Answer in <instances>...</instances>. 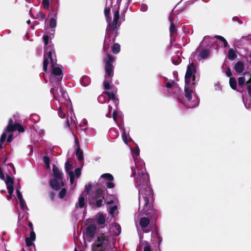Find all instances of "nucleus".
I'll return each mask as SVG.
<instances>
[{"label":"nucleus","instance_id":"1","mask_svg":"<svg viewBox=\"0 0 251 251\" xmlns=\"http://www.w3.org/2000/svg\"><path fill=\"white\" fill-rule=\"evenodd\" d=\"M135 167L131 168L136 181V187L139 191V211L151 219H156L158 212L150 200L153 197V190L149 186V176L146 172L145 163L139 157L140 150L138 147L130 149Z\"/></svg>","mask_w":251,"mask_h":251},{"label":"nucleus","instance_id":"2","mask_svg":"<svg viewBox=\"0 0 251 251\" xmlns=\"http://www.w3.org/2000/svg\"><path fill=\"white\" fill-rule=\"evenodd\" d=\"M43 41L45 43L43 71L46 73L48 72V66L50 63V85L52 86L50 92L53 95L55 103L57 101L58 105H64L69 107L71 102L66 91L61 87L56 89L63 76L62 67L56 64V59H54L53 56V53L54 54L53 46L51 43H49L48 35L43 36Z\"/></svg>","mask_w":251,"mask_h":251},{"label":"nucleus","instance_id":"3","mask_svg":"<svg viewBox=\"0 0 251 251\" xmlns=\"http://www.w3.org/2000/svg\"><path fill=\"white\" fill-rule=\"evenodd\" d=\"M103 61L105 64V70L103 86L104 89L107 90L104 92V93L107 96L109 100L113 101L115 106H117L119 104L118 99L116 98L115 96L117 93V89L114 86H111L110 85L113 76L114 69L112 63L114 61V58L110 54H107L106 57L104 59Z\"/></svg>","mask_w":251,"mask_h":251},{"label":"nucleus","instance_id":"4","mask_svg":"<svg viewBox=\"0 0 251 251\" xmlns=\"http://www.w3.org/2000/svg\"><path fill=\"white\" fill-rule=\"evenodd\" d=\"M196 73V69L193 62L190 63L187 66V71L185 76V99L183 102L184 104L188 108H192L198 105L199 99L197 96L195 95L194 99L191 100L192 88L190 85L191 80H194V74Z\"/></svg>","mask_w":251,"mask_h":251},{"label":"nucleus","instance_id":"5","mask_svg":"<svg viewBox=\"0 0 251 251\" xmlns=\"http://www.w3.org/2000/svg\"><path fill=\"white\" fill-rule=\"evenodd\" d=\"M52 171L54 178L50 181V184L52 189L57 190L64 185L62 180L63 173L55 165H53Z\"/></svg>","mask_w":251,"mask_h":251},{"label":"nucleus","instance_id":"6","mask_svg":"<svg viewBox=\"0 0 251 251\" xmlns=\"http://www.w3.org/2000/svg\"><path fill=\"white\" fill-rule=\"evenodd\" d=\"M12 123L13 120L11 118L9 119L8 124L0 138V149L2 148V144L5 141L7 137L6 132H13L16 130H18L19 132H23L24 131V128L21 125L18 123L13 125Z\"/></svg>","mask_w":251,"mask_h":251},{"label":"nucleus","instance_id":"7","mask_svg":"<svg viewBox=\"0 0 251 251\" xmlns=\"http://www.w3.org/2000/svg\"><path fill=\"white\" fill-rule=\"evenodd\" d=\"M65 171L70 177V181L71 184L74 182L75 177L79 178L81 175V169L77 168L75 169V172L71 171L73 169V164L69 161H67L65 164Z\"/></svg>","mask_w":251,"mask_h":251},{"label":"nucleus","instance_id":"8","mask_svg":"<svg viewBox=\"0 0 251 251\" xmlns=\"http://www.w3.org/2000/svg\"><path fill=\"white\" fill-rule=\"evenodd\" d=\"M108 237L105 233L100 234L98 237L97 245L93 247V251H104V245L108 243Z\"/></svg>","mask_w":251,"mask_h":251},{"label":"nucleus","instance_id":"9","mask_svg":"<svg viewBox=\"0 0 251 251\" xmlns=\"http://www.w3.org/2000/svg\"><path fill=\"white\" fill-rule=\"evenodd\" d=\"M119 19V11L117 10L114 15V19L111 24H109L106 29L107 34H110V36L111 34H114L116 31L115 29L117 27V22Z\"/></svg>","mask_w":251,"mask_h":251},{"label":"nucleus","instance_id":"10","mask_svg":"<svg viewBox=\"0 0 251 251\" xmlns=\"http://www.w3.org/2000/svg\"><path fill=\"white\" fill-rule=\"evenodd\" d=\"M55 104L56 107L58 108V114L60 118L62 119L65 118L66 115L64 111L66 110H67L68 116H70V115L71 116H72L73 111L72 108L71 104L69 107H68L67 106H65L64 105H58L56 103H55ZM71 118H72V117Z\"/></svg>","mask_w":251,"mask_h":251},{"label":"nucleus","instance_id":"11","mask_svg":"<svg viewBox=\"0 0 251 251\" xmlns=\"http://www.w3.org/2000/svg\"><path fill=\"white\" fill-rule=\"evenodd\" d=\"M104 191L101 189H98L92 195V198L96 201L97 207H100L102 203Z\"/></svg>","mask_w":251,"mask_h":251},{"label":"nucleus","instance_id":"12","mask_svg":"<svg viewBox=\"0 0 251 251\" xmlns=\"http://www.w3.org/2000/svg\"><path fill=\"white\" fill-rule=\"evenodd\" d=\"M150 220L148 218H142L139 221V225L143 230V232L148 233L150 232L151 228L149 227L150 225Z\"/></svg>","mask_w":251,"mask_h":251},{"label":"nucleus","instance_id":"13","mask_svg":"<svg viewBox=\"0 0 251 251\" xmlns=\"http://www.w3.org/2000/svg\"><path fill=\"white\" fill-rule=\"evenodd\" d=\"M96 231V226L94 225H90L88 226L85 231V236L88 238L94 237Z\"/></svg>","mask_w":251,"mask_h":251},{"label":"nucleus","instance_id":"14","mask_svg":"<svg viewBox=\"0 0 251 251\" xmlns=\"http://www.w3.org/2000/svg\"><path fill=\"white\" fill-rule=\"evenodd\" d=\"M16 193L17 198L20 201V208L24 211L27 210L28 208L26 206L25 201L23 199L22 193H21L19 189H17Z\"/></svg>","mask_w":251,"mask_h":251},{"label":"nucleus","instance_id":"15","mask_svg":"<svg viewBox=\"0 0 251 251\" xmlns=\"http://www.w3.org/2000/svg\"><path fill=\"white\" fill-rule=\"evenodd\" d=\"M110 231L113 233V235L116 236H118L121 232V228L120 225L117 223L112 224Z\"/></svg>","mask_w":251,"mask_h":251},{"label":"nucleus","instance_id":"16","mask_svg":"<svg viewBox=\"0 0 251 251\" xmlns=\"http://www.w3.org/2000/svg\"><path fill=\"white\" fill-rule=\"evenodd\" d=\"M58 1V0H42V4L45 9L49 10L50 7H52Z\"/></svg>","mask_w":251,"mask_h":251},{"label":"nucleus","instance_id":"17","mask_svg":"<svg viewBox=\"0 0 251 251\" xmlns=\"http://www.w3.org/2000/svg\"><path fill=\"white\" fill-rule=\"evenodd\" d=\"M35 233L34 231H31L30 233V236L25 238L26 245L28 247L31 246L32 245V242L35 240Z\"/></svg>","mask_w":251,"mask_h":251},{"label":"nucleus","instance_id":"18","mask_svg":"<svg viewBox=\"0 0 251 251\" xmlns=\"http://www.w3.org/2000/svg\"><path fill=\"white\" fill-rule=\"evenodd\" d=\"M235 71L238 74L242 73L244 70V64L242 61H238L234 66Z\"/></svg>","mask_w":251,"mask_h":251},{"label":"nucleus","instance_id":"19","mask_svg":"<svg viewBox=\"0 0 251 251\" xmlns=\"http://www.w3.org/2000/svg\"><path fill=\"white\" fill-rule=\"evenodd\" d=\"M96 220L98 224L101 225V227H102L105 222V216L101 213H99L96 216Z\"/></svg>","mask_w":251,"mask_h":251},{"label":"nucleus","instance_id":"20","mask_svg":"<svg viewBox=\"0 0 251 251\" xmlns=\"http://www.w3.org/2000/svg\"><path fill=\"white\" fill-rule=\"evenodd\" d=\"M85 204V196L81 194L80 196L78 198V202H77L75 204V207L76 208H82L84 206Z\"/></svg>","mask_w":251,"mask_h":251},{"label":"nucleus","instance_id":"21","mask_svg":"<svg viewBox=\"0 0 251 251\" xmlns=\"http://www.w3.org/2000/svg\"><path fill=\"white\" fill-rule=\"evenodd\" d=\"M210 51L206 49H202L201 50L199 56L201 59L207 58L209 55Z\"/></svg>","mask_w":251,"mask_h":251},{"label":"nucleus","instance_id":"22","mask_svg":"<svg viewBox=\"0 0 251 251\" xmlns=\"http://www.w3.org/2000/svg\"><path fill=\"white\" fill-rule=\"evenodd\" d=\"M117 207L116 205L109 207V214L112 217H115L118 214Z\"/></svg>","mask_w":251,"mask_h":251},{"label":"nucleus","instance_id":"23","mask_svg":"<svg viewBox=\"0 0 251 251\" xmlns=\"http://www.w3.org/2000/svg\"><path fill=\"white\" fill-rule=\"evenodd\" d=\"M212 39L213 38H210L209 36H205L201 42V44L202 46H204L205 47L210 46L212 45V43L210 41V40Z\"/></svg>","mask_w":251,"mask_h":251},{"label":"nucleus","instance_id":"24","mask_svg":"<svg viewBox=\"0 0 251 251\" xmlns=\"http://www.w3.org/2000/svg\"><path fill=\"white\" fill-rule=\"evenodd\" d=\"M170 24H178L179 22L177 16L173 12L171 14L169 18Z\"/></svg>","mask_w":251,"mask_h":251},{"label":"nucleus","instance_id":"25","mask_svg":"<svg viewBox=\"0 0 251 251\" xmlns=\"http://www.w3.org/2000/svg\"><path fill=\"white\" fill-rule=\"evenodd\" d=\"M90 78L87 76L82 77L80 80L81 84L84 86H88L90 83Z\"/></svg>","mask_w":251,"mask_h":251},{"label":"nucleus","instance_id":"26","mask_svg":"<svg viewBox=\"0 0 251 251\" xmlns=\"http://www.w3.org/2000/svg\"><path fill=\"white\" fill-rule=\"evenodd\" d=\"M178 24H170V32L171 35L173 34H175L176 32L177 31V27L178 26Z\"/></svg>","mask_w":251,"mask_h":251},{"label":"nucleus","instance_id":"27","mask_svg":"<svg viewBox=\"0 0 251 251\" xmlns=\"http://www.w3.org/2000/svg\"><path fill=\"white\" fill-rule=\"evenodd\" d=\"M54 17L50 18V26L51 28H54L56 26V13L55 14Z\"/></svg>","mask_w":251,"mask_h":251},{"label":"nucleus","instance_id":"28","mask_svg":"<svg viewBox=\"0 0 251 251\" xmlns=\"http://www.w3.org/2000/svg\"><path fill=\"white\" fill-rule=\"evenodd\" d=\"M81 130L85 131L87 127V122L86 120L83 119L79 124Z\"/></svg>","mask_w":251,"mask_h":251},{"label":"nucleus","instance_id":"29","mask_svg":"<svg viewBox=\"0 0 251 251\" xmlns=\"http://www.w3.org/2000/svg\"><path fill=\"white\" fill-rule=\"evenodd\" d=\"M229 84L232 89H233V90H235L237 84L236 79L234 77H230L229 78Z\"/></svg>","mask_w":251,"mask_h":251},{"label":"nucleus","instance_id":"30","mask_svg":"<svg viewBox=\"0 0 251 251\" xmlns=\"http://www.w3.org/2000/svg\"><path fill=\"white\" fill-rule=\"evenodd\" d=\"M101 178H104L106 180H107L109 181H112L114 179V177L112 176V175H111L110 174H108V173L104 174L100 176V179Z\"/></svg>","mask_w":251,"mask_h":251},{"label":"nucleus","instance_id":"31","mask_svg":"<svg viewBox=\"0 0 251 251\" xmlns=\"http://www.w3.org/2000/svg\"><path fill=\"white\" fill-rule=\"evenodd\" d=\"M120 51V46L118 43H115L112 46V52L114 54L119 53Z\"/></svg>","mask_w":251,"mask_h":251},{"label":"nucleus","instance_id":"32","mask_svg":"<svg viewBox=\"0 0 251 251\" xmlns=\"http://www.w3.org/2000/svg\"><path fill=\"white\" fill-rule=\"evenodd\" d=\"M236 57V54L234 51L230 49L228 51V58L230 60H233Z\"/></svg>","mask_w":251,"mask_h":251},{"label":"nucleus","instance_id":"33","mask_svg":"<svg viewBox=\"0 0 251 251\" xmlns=\"http://www.w3.org/2000/svg\"><path fill=\"white\" fill-rule=\"evenodd\" d=\"M110 11V8L109 7H106L104 9V15L106 17V21L109 23L110 20L109 17V13Z\"/></svg>","mask_w":251,"mask_h":251},{"label":"nucleus","instance_id":"34","mask_svg":"<svg viewBox=\"0 0 251 251\" xmlns=\"http://www.w3.org/2000/svg\"><path fill=\"white\" fill-rule=\"evenodd\" d=\"M43 161H44V164L45 165L47 169H49L50 168V158L48 156H44L43 157Z\"/></svg>","mask_w":251,"mask_h":251},{"label":"nucleus","instance_id":"35","mask_svg":"<svg viewBox=\"0 0 251 251\" xmlns=\"http://www.w3.org/2000/svg\"><path fill=\"white\" fill-rule=\"evenodd\" d=\"M76 155L79 161H81L83 159V153L79 148L77 149L76 151Z\"/></svg>","mask_w":251,"mask_h":251},{"label":"nucleus","instance_id":"36","mask_svg":"<svg viewBox=\"0 0 251 251\" xmlns=\"http://www.w3.org/2000/svg\"><path fill=\"white\" fill-rule=\"evenodd\" d=\"M214 38H217L218 39L220 40V41L222 42L223 43L224 47L226 48L227 46V42L226 41V40L222 36H216L214 37Z\"/></svg>","mask_w":251,"mask_h":251},{"label":"nucleus","instance_id":"37","mask_svg":"<svg viewBox=\"0 0 251 251\" xmlns=\"http://www.w3.org/2000/svg\"><path fill=\"white\" fill-rule=\"evenodd\" d=\"M121 128H122V130H123L122 139H123L124 142L126 144H127L128 141H127V135H126V129L125 128H123L122 127H121Z\"/></svg>","mask_w":251,"mask_h":251},{"label":"nucleus","instance_id":"38","mask_svg":"<svg viewBox=\"0 0 251 251\" xmlns=\"http://www.w3.org/2000/svg\"><path fill=\"white\" fill-rule=\"evenodd\" d=\"M109 136L112 138H115L118 136V133L114 129H111L109 131Z\"/></svg>","mask_w":251,"mask_h":251},{"label":"nucleus","instance_id":"39","mask_svg":"<svg viewBox=\"0 0 251 251\" xmlns=\"http://www.w3.org/2000/svg\"><path fill=\"white\" fill-rule=\"evenodd\" d=\"M85 131L86 133L89 136H92L95 134V130L92 128H87Z\"/></svg>","mask_w":251,"mask_h":251},{"label":"nucleus","instance_id":"40","mask_svg":"<svg viewBox=\"0 0 251 251\" xmlns=\"http://www.w3.org/2000/svg\"><path fill=\"white\" fill-rule=\"evenodd\" d=\"M106 97L103 95H100L98 98V101L101 103H105L106 102Z\"/></svg>","mask_w":251,"mask_h":251},{"label":"nucleus","instance_id":"41","mask_svg":"<svg viewBox=\"0 0 251 251\" xmlns=\"http://www.w3.org/2000/svg\"><path fill=\"white\" fill-rule=\"evenodd\" d=\"M172 61L175 65H177L180 62L181 60L178 57L175 56L172 58Z\"/></svg>","mask_w":251,"mask_h":251},{"label":"nucleus","instance_id":"42","mask_svg":"<svg viewBox=\"0 0 251 251\" xmlns=\"http://www.w3.org/2000/svg\"><path fill=\"white\" fill-rule=\"evenodd\" d=\"M66 190L65 188L62 189L61 191L59 193V197L60 199H63L66 196Z\"/></svg>","mask_w":251,"mask_h":251},{"label":"nucleus","instance_id":"43","mask_svg":"<svg viewBox=\"0 0 251 251\" xmlns=\"http://www.w3.org/2000/svg\"><path fill=\"white\" fill-rule=\"evenodd\" d=\"M247 89L249 95L251 97V76L250 80L247 81Z\"/></svg>","mask_w":251,"mask_h":251},{"label":"nucleus","instance_id":"44","mask_svg":"<svg viewBox=\"0 0 251 251\" xmlns=\"http://www.w3.org/2000/svg\"><path fill=\"white\" fill-rule=\"evenodd\" d=\"M238 80L239 86H243L245 82V78L244 77H239Z\"/></svg>","mask_w":251,"mask_h":251},{"label":"nucleus","instance_id":"45","mask_svg":"<svg viewBox=\"0 0 251 251\" xmlns=\"http://www.w3.org/2000/svg\"><path fill=\"white\" fill-rule=\"evenodd\" d=\"M45 17V15L42 12H38L37 14V18L43 20Z\"/></svg>","mask_w":251,"mask_h":251},{"label":"nucleus","instance_id":"46","mask_svg":"<svg viewBox=\"0 0 251 251\" xmlns=\"http://www.w3.org/2000/svg\"><path fill=\"white\" fill-rule=\"evenodd\" d=\"M145 246L144 248V251H151V246L149 243L145 242Z\"/></svg>","mask_w":251,"mask_h":251},{"label":"nucleus","instance_id":"47","mask_svg":"<svg viewBox=\"0 0 251 251\" xmlns=\"http://www.w3.org/2000/svg\"><path fill=\"white\" fill-rule=\"evenodd\" d=\"M175 82L173 80L169 81L166 84V87L167 88H171L174 85Z\"/></svg>","mask_w":251,"mask_h":251},{"label":"nucleus","instance_id":"48","mask_svg":"<svg viewBox=\"0 0 251 251\" xmlns=\"http://www.w3.org/2000/svg\"><path fill=\"white\" fill-rule=\"evenodd\" d=\"M148 10V6L146 4H142L141 5L140 10L143 12H145Z\"/></svg>","mask_w":251,"mask_h":251},{"label":"nucleus","instance_id":"49","mask_svg":"<svg viewBox=\"0 0 251 251\" xmlns=\"http://www.w3.org/2000/svg\"><path fill=\"white\" fill-rule=\"evenodd\" d=\"M105 185L108 188H113L115 186L114 184L112 182H106Z\"/></svg>","mask_w":251,"mask_h":251},{"label":"nucleus","instance_id":"50","mask_svg":"<svg viewBox=\"0 0 251 251\" xmlns=\"http://www.w3.org/2000/svg\"><path fill=\"white\" fill-rule=\"evenodd\" d=\"M226 75L228 77H230V76H231L232 73H231L229 68L228 67L226 68Z\"/></svg>","mask_w":251,"mask_h":251},{"label":"nucleus","instance_id":"51","mask_svg":"<svg viewBox=\"0 0 251 251\" xmlns=\"http://www.w3.org/2000/svg\"><path fill=\"white\" fill-rule=\"evenodd\" d=\"M232 20L235 22H238L240 24L242 23V22L239 19L238 17L235 16L233 17Z\"/></svg>","mask_w":251,"mask_h":251},{"label":"nucleus","instance_id":"52","mask_svg":"<svg viewBox=\"0 0 251 251\" xmlns=\"http://www.w3.org/2000/svg\"><path fill=\"white\" fill-rule=\"evenodd\" d=\"M107 39H105L104 42V45H103V49L105 50H106L108 48V47H109V44H108L107 43Z\"/></svg>","mask_w":251,"mask_h":251},{"label":"nucleus","instance_id":"53","mask_svg":"<svg viewBox=\"0 0 251 251\" xmlns=\"http://www.w3.org/2000/svg\"><path fill=\"white\" fill-rule=\"evenodd\" d=\"M13 139V134H10L9 135L7 139V143H10Z\"/></svg>","mask_w":251,"mask_h":251},{"label":"nucleus","instance_id":"54","mask_svg":"<svg viewBox=\"0 0 251 251\" xmlns=\"http://www.w3.org/2000/svg\"><path fill=\"white\" fill-rule=\"evenodd\" d=\"M117 115V113L116 112V110H114L113 112V120L115 121H116Z\"/></svg>","mask_w":251,"mask_h":251},{"label":"nucleus","instance_id":"55","mask_svg":"<svg viewBox=\"0 0 251 251\" xmlns=\"http://www.w3.org/2000/svg\"><path fill=\"white\" fill-rule=\"evenodd\" d=\"M28 226L30 229L31 231H33V225L31 222L28 223Z\"/></svg>","mask_w":251,"mask_h":251},{"label":"nucleus","instance_id":"56","mask_svg":"<svg viewBox=\"0 0 251 251\" xmlns=\"http://www.w3.org/2000/svg\"><path fill=\"white\" fill-rule=\"evenodd\" d=\"M183 32L185 34H188L189 33V30L187 29V28H184L183 29Z\"/></svg>","mask_w":251,"mask_h":251},{"label":"nucleus","instance_id":"57","mask_svg":"<svg viewBox=\"0 0 251 251\" xmlns=\"http://www.w3.org/2000/svg\"><path fill=\"white\" fill-rule=\"evenodd\" d=\"M75 144L78 145V143H79L78 139V138L76 136H75Z\"/></svg>","mask_w":251,"mask_h":251},{"label":"nucleus","instance_id":"58","mask_svg":"<svg viewBox=\"0 0 251 251\" xmlns=\"http://www.w3.org/2000/svg\"><path fill=\"white\" fill-rule=\"evenodd\" d=\"M138 234L139 235V238H140V240L141 241V239L143 238V236H142V235H141V231L138 232Z\"/></svg>","mask_w":251,"mask_h":251},{"label":"nucleus","instance_id":"59","mask_svg":"<svg viewBox=\"0 0 251 251\" xmlns=\"http://www.w3.org/2000/svg\"><path fill=\"white\" fill-rule=\"evenodd\" d=\"M8 165L13 169L14 170V171L15 172V168H14V167L13 166V165L12 164V163H9Z\"/></svg>","mask_w":251,"mask_h":251},{"label":"nucleus","instance_id":"60","mask_svg":"<svg viewBox=\"0 0 251 251\" xmlns=\"http://www.w3.org/2000/svg\"><path fill=\"white\" fill-rule=\"evenodd\" d=\"M106 116L108 118L111 117V112L108 111V113L106 114Z\"/></svg>","mask_w":251,"mask_h":251},{"label":"nucleus","instance_id":"61","mask_svg":"<svg viewBox=\"0 0 251 251\" xmlns=\"http://www.w3.org/2000/svg\"><path fill=\"white\" fill-rule=\"evenodd\" d=\"M112 110V106L110 105H109L108 106V111L111 112Z\"/></svg>","mask_w":251,"mask_h":251},{"label":"nucleus","instance_id":"62","mask_svg":"<svg viewBox=\"0 0 251 251\" xmlns=\"http://www.w3.org/2000/svg\"><path fill=\"white\" fill-rule=\"evenodd\" d=\"M50 197H51L52 200H53V198H54V194L53 193H50Z\"/></svg>","mask_w":251,"mask_h":251},{"label":"nucleus","instance_id":"63","mask_svg":"<svg viewBox=\"0 0 251 251\" xmlns=\"http://www.w3.org/2000/svg\"><path fill=\"white\" fill-rule=\"evenodd\" d=\"M112 203H113V201H110L107 202L106 203L108 205V204H110Z\"/></svg>","mask_w":251,"mask_h":251},{"label":"nucleus","instance_id":"64","mask_svg":"<svg viewBox=\"0 0 251 251\" xmlns=\"http://www.w3.org/2000/svg\"><path fill=\"white\" fill-rule=\"evenodd\" d=\"M35 117H36V121H38L39 120V117L37 115H35Z\"/></svg>","mask_w":251,"mask_h":251}]
</instances>
